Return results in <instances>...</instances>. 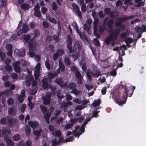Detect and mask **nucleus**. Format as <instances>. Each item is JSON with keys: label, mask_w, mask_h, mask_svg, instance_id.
<instances>
[{"label": "nucleus", "mask_w": 146, "mask_h": 146, "mask_svg": "<svg viewBox=\"0 0 146 146\" xmlns=\"http://www.w3.org/2000/svg\"><path fill=\"white\" fill-rule=\"evenodd\" d=\"M64 61L66 64L68 66H70L71 64V62L68 57L65 55L64 59Z\"/></svg>", "instance_id": "25"}, {"label": "nucleus", "mask_w": 146, "mask_h": 146, "mask_svg": "<svg viewBox=\"0 0 146 146\" xmlns=\"http://www.w3.org/2000/svg\"><path fill=\"white\" fill-rule=\"evenodd\" d=\"M48 129L49 131L52 132H52L54 131V127L53 125H50L48 127Z\"/></svg>", "instance_id": "58"}, {"label": "nucleus", "mask_w": 146, "mask_h": 146, "mask_svg": "<svg viewBox=\"0 0 146 146\" xmlns=\"http://www.w3.org/2000/svg\"><path fill=\"white\" fill-rule=\"evenodd\" d=\"M25 91L24 90H22L21 91V95H19L17 97V99L20 103H22L24 100L25 96Z\"/></svg>", "instance_id": "14"}, {"label": "nucleus", "mask_w": 146, "mask_h": 146, "mask_svg": "<svg viewBox=\"0 0 146 146\" xmlns=\"http://www.w3.org/2000/svg\"><path fill=\"white\" fill-rule=\"evenodd\" d=\"M5 95L8 96H11L13 94V92L9 90H5Z\"/></svg>", "instance_id": "34"}, {"label": "nucleus", "mask_w": 146, "mask_h": 146, "mask_svg": "<svg viewBox=\"0 0 146 146\" xmlns=\"http://www.w3.org/2000/svg\"><path fill=\"white\" fill-rule=\"evenodd\" d=\"M74 11L76 13V15L80 19L82 18V14L78 6L76 4L73 3L72 5Z\"/></svg>", "instance_id": "7"}, {"label": "nucleus", "mask_w": 146, "mask_h": 146, "mask_svg": "<svg viewBox=\"0 0 146 146\" xmlns=\"http://www.w3.org/2000/svg\"><path fill=\"white\" fill-rule=\"evenodd\" d=\"M52 146H56L59 143L58 142L57 140L56 139H53L52 141Z\"/></svg>", "instance_id": "62"}, {"label": "nucleus", "mask_w": 146, "mask_h": 146, "mask_svg": "<svg viewBox=\"0 0 146 146\" xmlns=\"http://www.w3.org/2000/svg\"><path fill=\"white\" fill-rule=\"evenodd\" d=\"M2 134L6 135L8 134H10L11 133V131L10 129H6L5 127H3L2 128Z\"/></svg>", "instance_id": "26"}, {"label": "nucleus", "mask_w": 146, "mask_h": 146, "mask_svg": "<svg viewBox=\"0 0 146 146\" xmlns=\"http://www.w3.org/2000/svg\"><path fill=\"white\" fill-rule=\"evenodd\" d=\"M85 86L86 89L88 90H89L91 89H92L93 88V86L91 84H85Z\"/></svg>", "instance_id": "49"}, {"label": "nucleus", "mask_w": 146, "mask_h": 146, "mask_svg": "<svg viewBox=\"0 0 146 146\" xmlns=\"http://www.w3.org/2000/svg\"><path fill=\"white\" fill-rule=\"evenodd\" d=\"M52 8L55 11L57 8V5L56 3L54 2L52 4Z\"/></svg>", "instance_id": "59"}, {"label": "nucleus", "mask_w": 146, "mask_h": 146, "mask_svg": "<svg viewBox=\"0 0 146 146\" xmlns=\"http://www.w3.org/2000/svg\"><path fill=\"white\" fill-rule=\"evenodd\" d=\"M92 23V21L91 19H88L86 20V23L83 24L82 29L84 30V31H86L88 33H89V31L90 30L91 28V24Z\"/></svg>", "instance_id": "4"}, {"label": "nucleus", "mask_w": 146, "mask_h": 146, "mask_svg": "<svg viewBox=\"0 0 146 146\" xmlns=\"http://www.w3.org/2000/svg\"><path fill=\"white\" fill-rule=\"evenodd\" d=\"M61 111L58 110H56L54 111V116H57L58 115H59L61 113Z\"/></svg>", "instance_id": "56"}, {"label": "nucleus", "mask_w": 146, "mask_h": 146, "mask_svg": "<svg viewBox=\"0 0 146 146\" xmlns=\"http://www.w3.org/2000/svg\"><path fill=\"white\" fill-rule=\"evenodd\" d=\"M40 108L42 111L44 117L46 119V123L48 124H49V120L51 115V112H49V110L45 106L43 105L40 106Z\"/></svg>", "instance_id": "3"}, {"label": "nucleus", "mask_w": 146, "mask_h": 146, "mask_svg": "<svg viewBox=\"0 0 146 146\" xmlns=\"http://www.w3.org/2000/svg\"><path fill=\"white\" fill-rule=\"evenodd\" d=\"M72 102L69 101L66 102H63L61 104V106L62 107H66L69 105H72Z\"/></svg>", "instance_id": "30"}, {"label": "nucleus", "mask_w": 146, "mask_h": 146, "mask_svg": "<svg viewBox=\"0 0 146 146\" xmlns=\"http://www.w3.org/2000/svg\"><path fill=\"white\" fill-rule=\"evenodd\" d=\"M70 70L71 71L73 72L75 74L77 72H78L79 71L78 69L75 67L72 66L70 67Z\"/></svg>", "instance_id": "50"}, {"label": "nucleus", "mask_w": 146, "mask_h": 146, "mask_svg": "<svg viewBox=\"0 0 146 146\" xmlns=\"http://www.w3.org/2000/svg\"><path fill=\"white\" fill-rule=\"evenodd\" d=\"M8 112L9 114L12 116H14L15 115L14 111L13 109L12 108H10L8 110Z\"/></svg>", "instance_id": "48"}, {"label": "nucleus", "mask_w": 146, "mask_h": 146, "mask_svg": "<svg viewBox=\"0 0 146 146\" xmlns=\"http://www.w3.org/2000/svg\"><path fill=\"white\" fill-rule=\"evenodd\" d=\"M72 126L73 125L72 124H71V123H68L65 125L64 129L65 130L68 129L72 127Z\"/></svg>", "instance_id": "45"}, {"label": "nucleus", "mask_w": 146, "mask_h": 146, "mask_svg": "<svg viewBox=\"0 0 146 146\" xmlns=\"http://www.w3.org/2000/svg\"><path fill=\"white\" fill-rule=\"evenodd\" d=\"M105 14V13H103V11H100L98 13V15L101 19L104 17Z\"/></svg>", "instance_id": "51"}, {"label": "nucleus", "mask_w": 146, "mask_h": 146, "mask_svg": "<svg viewBox=\"0 0 146 146\" xmlns=\"http://www.w3.org/2000/svg\"><path fill=\"white\" fill-rule=\"evenodd\" d=\"M42 131L41 130H36L34 131V133L35 135L40 136V133Z\"/></svg>", "instance_id": "55"}, {"label": "nucleus", "mask_w": 146, "mask_h": 146, "mask_svg": "<svg viewBox=\"0 0 146 146\" xmlns=\"http://www.w3.org/2000/svg\"><path fill=\"white\" fill-rule=\"evenodd\" d=\"M55 82L59 85H61L63 82V80L62 78H57L55 80Z\"/></svg>", "instance_id": "39"}, {"label": "nucleus", "mask_w": 146, "mask_h": 146, "mask_svg": "<svg viewBox=\"0 0 146 146\" xmlns=\"http://www.w3.org/2000/svg\"><path fill=\"white\" fill-rule=\"evenodd\" d=\"M101 101L100 99L98 100H95L93 103V106L94 107H97L99 106L101 103Z\"/></svg>", "instance_id": "35"}, {"label": "nucleus", "mask_w": 146, "mask_h": 146, "mask_svg": "<svg viewBox=\"0 0 146 146\" xmlns=\"http://www.w3.org/2000/svg\"><path fill=\"white\" fill-rule=\"evenodd\" d=\"M65 52L64 50L62 49H58L56 53L54 54L53 58L54 60L55 61L60 56L63 55Z\"/></svg>", "instance_id": "9"}, {"label": "nucleus", "mask_w": 146, "mask_h": 146, "mask_svg": "<svg viewBox=\"0 0 146 146\" xmlns=\"http://www.w3.org/2000/svg\"><path fill=\"white\" fill-rule=\"evenodd\" d=\"M92 66L93 70V72L90 70H88L86 72L87 77L90 81H92V76L94 78H96L101 75L100 70L97 68L96 65L93 64Z\"/></svg>", "instance_id": "2"}, {"label": "nucleus", "mask_w": 146, "mask_h": 146, "mask_svg": "<svg viewBox=\"0 0 146 146\" xmlns=\"http://www.w3.org/2000/svg\"><path fill=\"white\" fill-rule=\"evenodd\" d=\"M51 93L50 92H47L46 94V96H44L42 98V100L45 105H48L50 104V100H51Z\"/></svg>", "instance_id": "5"}, {"label": "nucleus", "mask_w": 146, "mask_h": 146, "mask_svg": "<svg viewBox=\"0 0 146 146\" xmlns=\"http://www.w3.org/2000/svg\"><path fill=\"white\" fill-rule=\"evenodd\" d=\"M144 2V0H135V2L136 3L134 4L135 7H138L141 6L143 3Z\"/></svg>", "instance_id": "22"}, {"label": "nucleus", "mask_w": 146, "mask_h": 146, "mask_svg": "<svg viewBox=\"0 0 146 146\" xmlns=\"http://www.w3.org/2000/svg\"><path fill=\"white\" fill-rule=\"evenodd\" d=\"M90 119L91 118L88 119L85 121L84 123L82 125L80 128V130L82 131V132H84V131L85 130L84 128L86 125L87 124L88 121H90Z\"/></svg>", "instance_id": "24"}, {"label": "nucleus", "mask_w": 146, "mask_h": 146, "mask_svg": "<svg viewBox=\"0 0 146 146\" xmlns=\"http://www.w3.org/2000/svg\"><path fill=\"white\" fill-rule=\"evenodd\" d=\"M59 68L60 70H61L62 72H64L65 71V67L64 65L60 60H59Z\"/></svg>", "instance_id": "27"}, {"label": "nucleus", "mask_w": 146, "mask_h": 146, "mask_svg": "<svg viewBox=\"0 0 146 146\" xmlns=\"http://www.w3.org/2000/svg\"><path fill=\"white\" fill-rule=\"evenodd\" d=\"M42 87L44 89L47 88L48 86V80L47 78H44L43 80Z\"/></svg>", "instance_id": "21"}, {"label": "nucleus", "mask_w": 146, "mask_h": 146, "mask_svg": "<svg viewBox=\"0 0 146 146\" xmlns=\"http://www.w3.org/2000/svg\"><path fill=\"white\" fill-rule=\"evenodd\" d=\"M20 136L19 134H16L14 135L13 137V139L15 141H18L20 139Z\"/></svg>", "instance_id": "42"}, {"label": "nucleus", "mask_w": 146, "mask_h": 146, "mask_svg": "<svg viewBox=\"0 0 146 146\" xmlns=\"http://www.w3.org/2000/svg\"><path fill=\"white\" fill-rule=\"evenodd\" d=\"M46 19L48 20L50 22L55 24H56L57 21L53 17H51L50 16L48 15L46 16Z\"/></svg>", "instance_id": "23"}, {"label": "nucleus", "mask_w": 146, "mask_h": 146, "mask_svg": "<svg viewBox=\"0 0 146 146\" xmlns=\"http://www.w3.org/2000/svg\"><path fill=\"white\" fill-rule=\"evenodd\" d=\"M45 65L46 67L48 70H50V66L49 62L48 61L46 60L45 62Z\"/></svg>", "instance_id": "57"}, {"label": "nucleus", "mask_w": 146, "mask_h": 146, "mask_svg": "<svg viewBox=\"0 0 146 146\" xmlns=\"http://www.w3.org/2000/svg\"><path fill=\"white\" fill-rule=\"evenodd\" d=\"M75 76L76 78V80L77 83L79 85L81 84L82 83L83 80V76L81 75L80 72L79 71L75 74Z\"/></svg>", "instance_id": "11"}, {"label": "nucleus", "mask_w": 146, "mask_h": 146, "mask_svg": "<svg viewBox=\"0 0 146 146\" xmlns=\"http://www.w3.org/2000/svg\"><path fill=\"white\" fill-rule=\"evenodd\" d=\"M5 68L6 70L8 71H11L12 70L11 66L9 64H7L5 66Z\"/></svg>", "instance_id": "63"}, {"label": "nucleus", "mask_w": 146, "mask_h": 146, "mask_svg": "<svg viewBox=\"0 0 146 146\" xmlns=\"http://www.w3.org/2000/svg\"><path fill=\"white\" fill-rule=\"evenodd\" d=\"M48 78H49L50 79L54 78L56 76L54 74L51 72H50L48 73Z\"/></svg>", "instance_id": "54"}, {"label": "nucleus", "mask_w": 146, "mask_h": 146, "mask_svg": "<svg viewBox=\"0 0 146 146\" xmlns=\"http://www.w3.org/2000/svg\"><path fill=\"white\" fill-rule=\"evenodd\" d=\"M7 119L5 117H3L0 121V123L2 124H5L6 123Z\"/></svg>", "instance_id": "64"}, {"label": "nucleus", "mask_w": 146, "mask_h": 146, "mask_svg": "<svg viewBox=\"0 0 146 146\" xmlns=\"http://www.w3.org/2000/svg\"><path fill=\"white\" fill-rule=\"evenodd\" d=\"M22 65H23V68L22 69V70H23V71H26L27 70L28 71L27 68V63L26 62V61L24 60H21Z\"/></svg>", "instance_id": "28"}, {"label": "nucleus", "mask_w": 146, "mask_h": 146, "mask_svg": "<svg viewBox=\"0 0 146 146\" xmlns=\"http://www.w3.org/2000/svg\"><path fill=\"white\" fill-rule=\"evenodd\" d=\"M7 102L9 105H11L14 103V100L13 98H10L8 99Z\"/></svg>", "instance_id": "47"}, {"label": "nucleus", "mask_w": 146, "mask_h": 146, "mask_svg": "<svg viewBox=\"0 0 146 146\" xmlns=\"http://www.w3.org/2000/svg\"><path fill=\"white\" fill-rule=\"evenodd\" d=\"M32 143V141L31 140L29 139L27 140L25 144L26 146H32L31 144Z\"/></svg>", "instance_id": "60"}, {"label": "nucleus", "mask_w": 146, "mask_h": 146, "mask_svg": "<svg viewBox=\"0 0 146 146\" xmlns=\"http://www.w3.org/2000/svg\"><path fill=\"white\" fill-rule=\"evenodd\" d=\"M31 129L28 126H27L25 128V131L26 135L29 136L30 133Z\"/></svg>", "instance_id": "38"}, {"label": "nucleus", "mask_w": 146, "mask_h": 146, "mask_svg": "<svg viewBox=\"0 0 146 146\" xmlns=\"http://www.w3.org/2000/svg\"><path fill=\"white\" fill-rule=\"evenodd\" d=\"M99 20L98 19H95L93 22L94 31H96L97 30V25L98 24Z\"/></svg>", "instance_id": "29"}, {"label": "nucleus", "mask_w": 146, "mask_h": 146, "mask_svg": "<svg viewBox=\"0 0 146 146\" xmlns=\"http://www.w3.org/2000/svg\"><path fill=\"white\" fill-rule=\"evenodd\" d=\"M20 62L19 61H16L14 62L13 64L15 71L17 72H20L21 71V69L20 67Z\"/></svg>", "instance_id": "16"}, {"label": "nucleus", "mask_w": 146, "mask_h": 146, "mask_svg": "<svg viewBox=\"0 0 146 146\" xmlns=\"http://www.w3.org/2000/svg\"><path fill=\"white\" fill-rule=\"evenodd\" d=\"M113 24V21L112 20H109L107 26L109 28V32L110 33L104 41L107 45L109 44L110 41H113L117 39V36L120 33V29H115L111 32L112 29Z\"/></svg>", "instance_id": "1"}, {"label": "nucleus", "mask_w": 146, "mask_h": 146, "mask_svg": "<svg viewBox=\"0 0 146 146\" xmlns=\"http://www.w3.org/2000/svg\"><path fill=\"white\" fill-rule=\"evenodd\" d=\"M76 85L75 83H70L68 85V87L70 89L74 90L76 88Z\"/></svg>", "instance_id": "32"}, {"label": "nucleus", "mask_w": 146, "mask_h": 146, "mask_svg": "<svg viewBox=\"0 0 146 146\" xmlns=\"http://www.w3.org/2000/svg\"><path fill=\"white\" fill-rule=\"evenodd\" d=\"M9 122L10 124L14 125L16 122V120L14 118H10L9 119Z\"/></svg>", "instance_id": "43"}, {"label": "nucleus", "mask_w": 146, "mask_h": 146, "mask_svg": "<svg viewBox=\"0 0 146 146\" xmlns=\"http://www.w3.org/2000/svg\"><path fill=\"white\" fill-rule=\"evenodd\" d=\"M6 48L7 50V54L9 56H11L12 55V46L11 44H8L6 46Z\"/></svg>", "instance_id": "17"}, {"label": "nucleus", "mask_w": 146, "mask_h": 146, "mask_svg": "<svg viewBox=\"0 0 146 146\" xmlns=\"http://www.w3.org/2000/svg\"><path fill=\"white\" fill-rule=\"evenodd\" d=\"M80 91L78 90L77 89H75L73 90L71 92L74 94L76 95H78L80 94Z\"/></svg>", "instance_id": "46"}, {"label": "nucleus", "mask_w": 146, "mask_h": 146, "mask_svg": "<svg viewBox=\"0 0 146 146\" xmlns=\"http://www.w3.org/2000/svg\"><path fill=\"white\" fill-rule=\"evenodd\" d=\"M14 52L16 55H19L23 57L25 54V49L24 48H22L21 49H16L15 50Z\"/></svg>", "instance_id": "12"}, {"label": "nucleus", "mask_w": 146, "mask_h": 146, "mask_svg": "<svg viewBox=\"0 0 146 146\" xmlns=\"http://www.w3.org/2000/svg\"><path fill=\"white\" fill-rule=\"evenodd\" d=\"M22 30L23 31V33H27L29 30L28 26L26 24H23Z\"/></svg>", "instance_id": "36"}, {"label": "nucleus", "mask_w": 146, "mask_h": 146, "mask_svg": "<svg viewBox=\"0 0 146 146\" xmlns=\"http://www.w3.org/2000/svg\"><path fill=\"white\" fill-rule=\"evenodd\" d=\"M81 30H80L77 33L79 34L80 38L83 40L87 41H88V38L87 36L85 34V32L84 31H82Z\"/></svg>", "instance_id": "15"}, {"label": "nucleus", "mask_w": 146, "mask_h": 146, "mask_svg": "<svg viewBox=\"0 0 146 146\" xmlns=\"http://www.w3.org/2000/svg\"><path fill=\"white\" fill-rule=\"evenodd\" d=\"M135 31L137 33H142L146 31V27L145 25H143L141 27L138 26H136L135 29Z\"/></svg>", "instance_id": "13"}, {"label": "nucleus", "mask_w": 146, "mask_h": 146, "mask_svg": "<svg viewBox=\"0 0 146 146\" xmlns=\"http://www.w3.org/2000/svg\"><path fill=\"white\" fill-rule=\"evenodd\" d=\"M82 44L81 42L80 41H77L74 44L73 48L75 50V52L78 53L82 47Z\"/></svg>", "instance_id": "6"}, {"label": "nucleus", "mask_w": 146, "mask_h": 146, "mask_svg": "<svg viewBox=\"0 0 146 146\" xmlns=\"http://www.w3.org/2000/svg\"><path fill=\"white\" fill-rule=\"evenodd\" d=\"M34 75L36 80H38V78L40 76V71H35Z\"/></svg>", "instance_id": "37"}, {"label": "nucleus", "mask_w": 146, "mask_h": 146, "mask_svg": "<svg viewBox=\"0 0 146 146\" xmlns=\"http://www.w3.org/2000/svg\"><path fill=\"white\" fill-rule=\"evenodd\" d=\"M53 38L57 43H58L60 41L59 37L56 35H54L53 36Z\"/></svg>", "instance_id": "53"}, {"label": "nucleus", "mask_w": 146, "mask_h": 146, "mask_svg": "<svg viewBox=\"0 0 146 146\" xmlns=\"http://www.w3.org/2000/svg\"><path fill=\"white\" fill-rule=\"evenodd\" d=\"M30 38V36L29 35H28L24 36V39L26 42H27L29 40Z\"/></svg>", "instance_id": "61"}, {"label": "nucleus", "mask_w": 146, "mask_h": 146, "mask_svg": "<svg viewBox=\"0 0 146 146\" xmlns=\"http://www.w3.org/2000/svg\"><path fill=\"white\" fill-rule=\"evenodd\" d=\"M32 35L33 36V37L31 39L34 40L35 38L38 37L40 36V31L37 29L34 30Z\"/></svg>", "instance_id": "19"}, {"label": "nucleus", "mask_w": 146, "mask_h": 146, "mask_svg": "<svg viewBox=\"0 0 146 146\" xmlns=\"http://www.w3.org/2000/svg\"><path fill=\"white\" fill-rule=\"evenodd\" d=\"M33 40L31 39L29 41V46L30 50H36V47L38 46V42L35 41L34 42Z\"/></svg>", "instance_id": "8"}, {"label": "nucleus", "mask_w": 146, "mask_h": 146, "mask_svg": "<svg viewBox=\"0 0 146 146\" xmlns=\"http://www.w3.org/2000/svg\"><path fill=\"white\" fill-rule=\"evenodd\" d=\"M40 8L39 5L37 3L34 9V15L36 17L38 18H40L41 16V15L39 10Z\"/></svg>", "instance_id": "10"}, {"label": "nucleus", "mask_w": 146, "mask_h": 146, "mask_svg": "<svg viewBox=\"0 0 146 146\" xmlns=\"http://www.w3.org/2000/svg\"><path fill=\"white\" fill-rule=\"evenodd\" d=\"M21 9L24 10H27L29 8V5L23 3L21 5Z\"/></svg>", "instance_id": "40"}, {"label": "nucleus", "mask_w": 146, "mask_h": 146, "mask_svg": "<svg viewBox=\"0 0 146 146\" xmlns=\"http://www.w3.org/2000/svg\"><path fill=\"white\" fill-rule=\"evenodd\" d=\"M105 14H108L111 12V9L110 8H105L104 9Z\"/></svg>", "instance_id": "52"}, {"label": "nucleus", "mask_w": 146, "mask_h": 146, "mask_svg": "<svg viewBox=\"0 0 146 146\" xmlns=\"http://www.w3.org/2000/svg\"><path fill=\"white\" fill-rule=\"evenodd\" d=\"M33 76H30L27 79V80L25 81V84L27 86H30L31 84V82L33 80Z\"/></svg>", "instance_id": "20"}, {"label": "nucleus", "mask_w": 146, "mask_h": 146, "mask_svg": "<svg viewBox=\"0 0 146 146\" xmlns=\"http://www.w3.org/2000/svg\"><path fill=\"white\" fill-rule=\"evenodd\" d=\"M57 96L58 98H64L65 96L62 94V91L61 90H59L58 91Z\"/></svg>", "instance_id": "41"}, {"label": "nucleus", "mask_w": 146, "mask_h": 146, "mask_svg": "<svg viewBox=\"0 0 146 146\" xmlns=\"http://www.w3.org/2000/svg\"><path fill=\"white\" fill-rule=\"evenodd\" d=\"M4 138L6 142V143L8 146H14V143L7 136H5Z\"/></svg>", "instance_id": "18"}, {"label": "nucleus", "mask_w": 146, "mask_h": 146, "mask_svg": "<svg viewBox=\"0 0 146 146\" xmlns=\"http://www.w3.org/2000/svg\"><path fill=\"white\" fill-rule=\"evenodd\" d=\"M72 26L74 28L76 31L77 32H78L80 30H82V28H81L80 29L78 28V26L76 23L75 22H73L72 23Z\"/></svg>", "instance_id": "33"}, {"label": "nucleus", "mask_w": 146, "mask_h": 146, "mask_svg": "<svg viewBox=\"0 0 146 146\" xmlns=\"http://www.w3.org/2000/svg\"><path fill=\"white\" fill-rule=\"evenodd\" d=\"M63 120V118L62 117H60L58 119H57L55 121L56 123L58 124H60V123L62 122Z\"/></svg>", "instance_id": "44"}, {"label": "nucleus", "mask_w": 146, "mask_h": 146, "mask_svg": "<svg viewBox=\"0 0 146 146\" xmlns=\"http://www.w3.org/2000/svg\"><path fill=\"white\" fill-rule=\"evenodd\" d=\"M61 134L60 131L58 130H55L54 132H52V134L54 136L59 137Z\"/></svg>", "instance_id": "31"}]
</instances>
